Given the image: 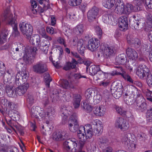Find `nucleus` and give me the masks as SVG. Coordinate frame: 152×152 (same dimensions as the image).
I'll use <instances>...</instances> for the list:
<instances>
[{
	"label": "nucleus",
	"instance_id": "nucleus-64",
	"mask_svg": "<svg viewBox=\"0 0 152 152\" xmlns=\"http://www.w3.org/2000/svg\"><path fill=\"white\" fill-rule=\"evenodd\" d=\"M145 4L148 8L152 9V0H145Z\"/></svg>",
	"mask_w": 152,
	"mask_h": 152
},
{
	"label": "nucleus",
	"instance_id": "nucleus-19",
	"mask_svg": "<svg viewBox=\"0 0 152 152\" xmlns=\"http://www.w3.org/2000/svg\"><path fill=\"white\" fill-rule=\"evenodd\" d=\"M126 53L129 59L135 61L138 58L137 53L133 48H127L126 50Z\"/></svg>",
	"mask_w": 152,
	"mask_h": 152
},
{
	"label": "nucleus",
	"instance_id": "nucleus-50",
	"mask_svg": "<svg viewBox=\"0 0 152 152\" xmlns=\"http://www.w3.org/2000/svg\"><path fill=\"white\" fill-rule=\"evenodd\" d=\"M20 75L19 73H17L15 77V84L17 86H21V84L23 83L22 79L20 77Z\"/></svg>",
	"mask_w": 152,
	"mask_h": 152
},
{
	"label": "nucleus",
	"instance_id": "nucleus-22",
	"mask_svg": "<svg viewBox=\"0 0 152 152\" xmlns=\"http://www.w3.org/2000/svg\"><path fill=\"white\" fill-rule=\"evenodd\" d=\"M135 17L134 15H133V18H134L133 21L132 22L130 20V23L133 29L138 30L142 28L143 23L135 19Z\"/></svg>",
	"mask_w": 152,
	"mask_h": 152
},
{
	"label": "nucleus",
	"instance_id": "nucleus-41",
	"mask_svg": "<svg viewBox=\"0 0 152 152\" xmlns=\"http://www.w3.org/2000/svg\"><path fill=\"white\" fill-rule=\"evenodd\" d=\"M115 6V10L117 14L119 15L125 14L126 12L125 11L124 5H118V6Z\"/></svg>",
	"mask_w": 152,
	"mask_h": 152
},
{
	"label": "nucleus",
	"instance_id": "nucleus-42",
	"mask_svg": "<svg viewBox=\"0 0 152 152\" xmlns=\"http://www.w3.org/2000/svg\"><path fill=\"white\" fill-rule=\"evenodd\" d=\"M101 124H99L95 126H94V132L95 133L96 136H98L102 132L103 127L101 126Z\"/></svg>",
	"mask_w": 152,
	"mask_h": 152
},
{
	"label": "nucleus",
	"instance_id": "nucleus-34",
	"mask_svg": "<svg viewBox=\"0 0 152 152\" xmlns=\"http://www.w3.org/2000/svg\"><path fill=\"white\" fill-rule=\"evenodd\" d=\"M115 2V0H103L102 4L104 7L110 9L114 6Z\"/></svg>",
	"mask_w": 152,
	"mask_h": 152
},
{
	"label": "nucleus",
	"instance_id": "nucleus-24",
	"mask_svg": "<svg viewBox=\"0 0 152 152\" xmlns=\"http://www.w3.org/2000/svg\"><path fill=\"white\" fill-rule=\"evenodd\" d=\"M53 138L56 141L62 140L67 139L68 137L65 131L61 130L58 133L54 135Z\"/></svg>",
	"mask_w": 152,
	"mask_h": 152
},
{
	"label": "nucleus",
	"instance_id": "nucleus-60",
	"mask_svg": "<svg viewBox=\"0 0 152 152\" xmlns=\"http://www.w3.org/2000/svg\"><path fill=\"white\" fill-rule=\"evenodd\" d=\"M91 125L90 124L91 126H92V125H94V126H95L99 124H102V122L99 120L96 119L91 120Z\"/></svg>",
	"mask_w": 152,
	"mask_h": 152
},
{
	"label": "nucleus",
	"instance_id": "nucleus-49",
	"mask_svg": "<svg viewBox=\"0 0 152 152\" xmlns=\"http://www.w3.org/2000/svg\"><path fill=\"white\" fill-rule=\"evenodd\" d=\"M82 1V0H69V4L72 6H76L80 5Z\"/></svg>",
	"mask_w": 152,
	"mask_h": 152
},
{
	"label": "nucleus",
	"instance_id": "nucleus-56",
	"mask_svg": "<svg viewBox=\"0 0 152 152\" xmlns=\"http://www.w3.org/2000/svg\"><path fill=\"white\" fill-rule=\"evenodd\" d=\"M109 83L110 81L109 80L105 79L99 82L98 84L100 86L106 87L109 85Z\"/></svg>",
	"mask_w": 152,
	"mask_h": 152
},
{
	"label": "nucleus",
	"instance_id": "nucleus-16",
	"mask_svg": "<svg viewBox=\"0 0 152 152\" xmlns=\"http://www.w3.org/2000/svg\"><path fill=\"white\" fill-rule=\"evenodd\" d=\"M123 96L125 102L127 104L131 105L134 102L136 103V96L133 94L130 96L129 94V91H127L126 93L124 94L123 93Z\"/></svg>",
	"mask_w": 152,
	"mask_h": 152
},
{
	"label": "nucleus",
	"instance_id": "nucleus-63",
	"mask_svg": "<svg viewBox=\"0 0 152 152\" xmlns=\"http://www.w3.org/2000/svg\"><path fill=\"white\" fill-rule=\"evenodd\" d=\"M96 74V75L97 78L96 80H97L100 79V78H102V75L104 76L105 75V73L103 72L100 69L99 71H98Z\"/></svg>",
	"mask_w": 152,
	"mask_h": 152
},
{
	"label": "nucleus",
	"instance_id": "nucleus-54",
	"mask_svg": "<svg viewBox=\"0 0 152 152\" xmlns=\"http://www.w3.org/2000/svg\"><path fill=\"white\" fill-rule=\"evenodd\" d=\"M134 42L133 43L132 45H133L134 47L137 49H138L140 46L141 42L140 40L137 38H135Z\"/></svg>",
	"mask_w": 152,
	"mask_h": 152
},
{
	"label": "nucleus",
	"instance_id": "nucleus-47",
	"mask_svg": "<svg viewBox=\"0 0 152 152\" xmlns=\"http://www.w3.org/2000/svg\"><path fill=\"white\" fill-rule=\"evenodd\" d=\"M27 102L31 106L34 103V96L32 93H29L28 94L26 97Z\"/></svg>",
	"mask_w": 152,
	"mask_h": 152
},
{
	"label": "nucleus",
	"instance_id": "nucleus-15",
	"mask_svg": "<svg viewBox=\"0 0 152 152\" xmlns=\"http://www.w3.org/2000/svg\"><path fill=\"white\" fill-rule=\"evenodd\" d=\"M119 26L121 31H125L128 27V21L127 17L125 16L120 17L118 19Z\"/></svg>",
	"mask_w": 152,
	"mask_h": 152
},
{
	"label": "nucleus",
	"instance_id": "nucleus-2",
	"mask_svg": "<svg viewBox=\"0 0 152 152\" xmlns=\"http://www.w3.org/2000/svg\"><path fill=\"white\" fill-rule=\"evenodd\" d=\"M134 72L140 79H144L147 76V83L149 87H152V73L150 74V70L147 66L144 64H140L134 69Z\"/></svg>",
	"mask_w": 152,
	"mask_h": 152
},
{
	"label": "nucleus",
	"instance_id": "nucleus-28",
	"mask_svg": "<svg viewBox=\"0 0 152 152\" xmlns=\"http://www.w3.org/2000/svg\"><path fill=\"white\" fill-rule=\"evenodd\" d=\"M84 30V26L83 24H78L74 28V32L75 34L80 36L83 34Z\"/></svg>",
	"mask_w": 152,
	"mask_h": 152
},
{
	"label": "nucleus",
	"instance_id": "nucleus-8",
	"mask_svg": "<svg viewBox=\"0 0 152 152\" xmlns=\"http://www.w3.org/2000/svg\"><path fill=\"white\" fill-rule=\"evenodd\" d=\"M33 69L34 72L39 74H42L48 71L46 64L42 61L37 63L33 66Z\"/></svg>",
	"mask_w": 152,
	"mask_h": 152
},
{
	"label": "nucleus",
	"instance_id": "nucleus-45",
	"mask_svg": "<svg viewBox=\"0 0 152 152\" xmlns=\"http://www.w3.org/2000/svg\"><path fill=\"white\" fill-rule=\"evenodd\" d=\"M44 78L46 87L49 88L50 83L52 81V79L50 74L48 73H46L44 75Z\"/></svg>",
	"mask_w": 152,
	"mask_h": 152
},
{
	"label": "nucleus",
	"instance_id": "nucleus-13",
	"mask_svg": "<svg viewBox=\"0 0 152 152\" xmlns=\"http://www.w3.org/2000/svg\"><path fill=\"white\" fill-rule=\"evenodd\" d=\"M99 9L96 6L93 7L88 10L87 13V18L89 22H92L95 20L98 15Z\"/></svg>",
	"mask_w": 152,
	"mask_h": 152
},
{
	"label": "nucleus",
	"instance_id": "nucleus-10",
	"mask_svg": "<svg viewBox=\"0 0 152 152\" xmlns=\"http://www.w3.org/2000/svg\"><path fill=\"white\" fill-rule=\"evenodd\" d=\"M101 50L103 51L106 57H108L113 55L115 52V48L113 46H109L106 45L101 44Z\"/></svg>",
	"mask_w": 152,
	"mask_h": 152
},
{
	"label": "nucleus",
	"instance_id": "nucleus-3",
	"mask_svg": "<svg viewBox=\"0 0 152 152\" xmlns=\"http://www.w3.org/2000/svg\"><path fill=\"white\" fill-rule=\"evenodd\" d=\"M124 134V136L121 139L122 144L129 152H134L137 146L136 141L130 140V138L132 137L131 133L126 132Z\"/></svg>",
	"mask_w": 152,
	"mask_h": 152
},
{
	"label": "nucleus",
	"instance_id": "nucleus-46",
	"mask_svg": "<svg viewBox=\"0 0 152 152\" xmlns=\"http://www.w3.org/2000/svg\"><path fill=\"white\" fill-rule=\"evenodd\" d=\"M61 85L63 88L65 89H68L72 87L71 84L66 80H62L61 82Z\"/></svg>",
	"mask_w": 152,
	"mask_h": 152
},
{
	"label": "nucleus",
	"instance_id": "nucleus-17",
	"mask_svg": "<svg viewBox=\"0 0 152 152\" xmlns=\"http://www.w3.org/2000/svg\"><path fill=\"white\" fill-rule=\"evenodd\" d=\"M29 86V84L27 83H24L21 86H18L16 88L17 94L19 96L23 95L27 91Z\"/></svg>",
	"mask_w": 152,
	"mask_h": 152
},
{
	"label": "nucleus",
	"instance_id": "nucleus-57",
	"mask_svg": "<svg viewBox=\"0 0 152 152\" xmlns=\"http://www.w3.org/2000/svg\"><path fill=\"white\" fill-rule=\"evenodd\" d=\"M95 30L96 32L98 37L100 39L102 37V31L101 28L98 26H96L95 27Z\"/></svg>",
	"mask_w": 152,
	"mask_h": 152
},
{
	"label": "nucleus",
	"instance_id": "nucleus-58",
	"mask_svg": "<svg viewBox=\"0 0 152 152\" xmlns=\"http://www.w3.org/2000/svg\"><path fill=\"white\" fill-rule=\"evenodd\" d=\"M7 36V35L5 33L1 34V36L0 35V40L1 44H3L6 41Z\"/></svg>",
	"mask_w": 152,
	"mask_h": 152
},
{
	"label": "nucleus",
	"instance_id": "nucleus-51",
	"mask_svg": "<svg viewBox=\"0 0 152 152\" xmlns=\"http://www.w3.org/2000/svg\"><path fill=\"white\" fill-rule=\"evenodd\" d=\"M146 119L149 122H152V107L148 110L146 113Z\"/></svg>",
	"mask_w": 152,
	"mask_h": 152
},
{
	"label": "nucleus",
	"instance_id": "nucleus-38",
	"mask_svg": "<svg viewBox=\"0 0 152 152\" xmlns=\"http://www.w3.org/2000/svg\"><path fill=\"white\" fill-rule=\"evenodd\" d=\"M99 70H100V68L99 65H91L89 68V75L91 76H94Z\"/></svg>",
	"mask_w": 152,
	"mask_h": 152
},
{
	"label": "nucleus",
	"instance_id": "nucleus-48",
	"mask_svg": "<svg viewBox=\"0 0 152 152\" xmlns=\"http://www.w3.org/2000/svg\"><path fill=\"white\" fill-rule=\"evenodd\" d=\"M17 73H19L20 75V77L22 79L23 82L25 83L28 78V76L26 72L23 71Z\"/></svg>",
	"mask_w": 152,
	"mask_h": 152
},
{
	"label": "nucleus",
	"instance_id": "nucleus-31",
	"mask_svg": "<svg viewBox=\"0 0 152 152\" xmlns=\"http://www.w3.org/2000/svg\"><path fill=\"white\" fill-rule=\"evenodd\" d=\"M81 99L82 96L80 94H74L73 105L75 108H77L79 107Z\"/></svg>",
	"mask_w": 152,
	"mask_h": 152
},
{
	"label": "nucleus",
	"instance_id": "nucleus-29",
	"mask_svg": "<svg viewBox=\"0 0 152 152\" xmlns=\"http://www.w3.org/2000/svg\"><path fill=\"white\" fill-rule=\"evenodd\" d=\"M44 109L39 106H33L30 110V113L32 117H34L36 118L38 117L37 114L40 110L43 111Z\"/></svg>",
	"mask_w": 152,
	"mask_h": 152
},
{
	"label": "nucleus",
	"instance_id": "nucleus-59",
	"mask_svg": "<svg viewBox=\"0 0 152 152\" xmlns=\"http://www.w3.org/2000/svg\"><path fill=\"white\" fill-rule=\"evenodd\" d=\"M57 41L60 44L63 45L65 47L67 46V45L66 43V40L64 38L60 37L58 38Z\"/></svg>",
	"mask_w": 152,
	"mask_h": 152
},
{
	"label": "nucleus",
	"instance_id": "nucleus-4",
	"mask_svg": "<svg viewBox=\"0 0 152 152\" xmlns=\"http://www.w3.org/2000/svg\"><path fill=\"white\" fill-rule=\"evenodd\" d=\"M20 31L23 34L29 39L33 33V28L32 25L26 21L21 22L19 25Z\"/></svg>",
	"mask_w": 152,
	"mask_h": 152
},
{
	"label": "nucleus",
	"instance_id": "nucleus-62",
	"mask_svg": "<svg viewBox=\"0 0 152 152\" xmlns=\"http://www.w3.org/2000/svg\"><path fill=\"white\" fill-rule=\"evenodd\" d=\"M58 48L59 50L58 59L59 60H61L62 59L64 55L63 50L62 48L60 46H58Z\"/></svg>",
	"mask_w": 152,
	"mask_h": 152
},
{
	"label": "nucleus",
	"instance_id": "nucleus-23",
	"mask_svg": "<svg viewBox=\"0 0 152 152\" xmlns=\"http://www.w3.org/2000/svg\"><path fill=\"white\" fill-rule=\"evenodd\" d=\"M111 75L113 76L117 75H120L124 80H126L127 81L132 83H133L134 81L131 76L129 75L126 74V73H122L117 71L115 70L112 72L111 73Z\"/></svg>",
	"mask_w": 152,
	"mask_h": 152
},
{
	"label": "nucleus",
	"instance_id": "nucleus-53",
	"mask_svg": "<svg viewBox=\"0 0 152 152\" xmlns=\"http://www.w3.org/2000/svg\"><path fill=\"white\" fill-rule=\"evenodd\" d=\"M39 34L42 37L45 39H48L49 40H52V39L51 37L47 35L46 33V31L44 28L42 29L41 30L39 31Z\"/></svg>",
	"mask_w": 152,
	"mask_h": 152
},
{
	"label": "nucleus",
	"instance_id": "nucleus-35",
	"mask_svg": "<svg viewBox=\"0 0 152 152\" xmlns=\"http://www.w3.org/2000/svg\"><path fill=\"white\" fill-rule=\"evenodd\" d=\"M85 128L83 126H81L79 128L77 131V136L78 138L81 139V140H84V137H85Z\"/></svg>",
	"mask_w": 152,
	"mask_h": 152
},
{
	"label": "nucleus",
	"instance_id": "nucleus-39",
	"mask_svg": "<svg viewBox=\"0 0 152 152\" xmlns=\"http://www.w3.org/2000/svg\"><path fill=\"white\" fill-rule=\"evenodd\" d=\"M6 93L7 96L10 97H14L17 94L16 88L13 89L12 87H7L6 88Z\"/></svg>",
	"mask_w": 152,
	"mask_h": 152
},
{
	"label": "nucleus",
	"instance_id": "nucleus-27",
	"mask_svg": "<svg viewBox=\"0 0 152 152\" xmlns=\"http://www.w3.org/2000/svg\"><path fill=\"white\" fill-rule=\"evenodd\" d=\"M126 56L124 53L118 55L116 58V62L119 65H124L126 63Z\"/></svg>",
	"mask_w": 152,
	"mask_h": 152
},
{
	"label": "nucleus",
	"instance_id": "nucleus-14",
	"mask_svg": "<svg viewBox=\"0 0 152 152\" xmlns=\"http://www.w3.org/2000/svg\"><path fill=\"white\" fill-rule=\"evenodd\" d=\"M100 44V41L97 38H91L88 40L87 47L88 49L93 52L99 47Z\"/></svg>",
	"mask_w": 152,
	"mask_h": 152
},
{
	"label": "nucleus",
	"instance_id": "nucleus-7",
	"mask_svg": "<svg viewBox=\"0 0 152 152\" xmlns=\"http://www.w3.org/2000/svg\"><path fill=\"white\" fill-rule=\"evenodd\" d=\"M115 127L122 131H127L129 128V125L126 120L122 117H118L114 123Z\"/></svg>",
	"mask_w": 152,
	"mask_h": 152
},
{
	"label": "nucleus",
	"instance_id": "nucleus-25",
	"mask_svg": "<svg viewBox=\"0 0 152 152\" xmlns=\"http://www.w3.org/2000/svg\"><path fill=\"white\" fill-rule=\"evenodd\" d=\"M94 114L96 116H103L106 112V109L102 106H96L94 107L93 111Z\"/></svg>",
	"mask_w": 152,
	"mask_h": 152
},
{
	"label": "nucleus",
	"instance_id": "nucleus-33",
	"mask_svg": "<svg viewBox=\"0 0 152 152\" xmlns=\"http://www.w3.org/2000/svg\"><path fill=\"white\" fill-rule=\"evenodd\" d=\"M29 51L30 53V55H28V53L26 54V59L28 60L29 59H31L30 58H34L35 56L36 55L38 49L37 47H31L29 49ZM29 53H28L29 54Z\"/></svg>",
	"mask_w": 152,
	"mask_h": 152
},
{
	"label": "nucleus",
	"instance_id": "nucleus-20",
	"mask_svg": "<svg viewBox=\"0 0 152 152\" xmlns=\"http://www.w3.org/2000/svg\"><path fill=\"white\" fill-rule=\"evenodd\" d=\"M78 64L77 61L74 58H72L71 62H66L63 67V69L65 71H68L72 69H75L76 67V65Z\"/></svg>",
	"mask_w": 152,
	"mask_h": 152
},
{
	"label": "nucleus",
	"instance_id": "nucleus-61",
	"mask_svg": "<svg viewBox=\"0 0 152 152\" xmlns=\"http://www.w3.org/2000/svg\"><path fill=\"white\" fill-rule=\"evenodd\" d=\"M93 91L91 88L88 89L85 93V95L87 99H89L92 97L91 94Z\"/></svg>",
	"mask_w": 152,
	"mask_h": 152
},
{
	"label": "nucleus",
	"instance_id": "nucleus-37",
	"mask_svg": "<svg viewBox=\"0 0 152 152\" xmlns=\"http://www.w3.org/2000/svg\"><path fill=\"white\" fill-rule=\"evenodd\" d=\"M142 28L145 26L148 28H151L152 27V14L148 13L146 17V23L142 24Z\"/></svg>",
	"mask_w": 152,
	"mask_h": 152
},
{
	"label": "nucleus",
	"instance_id": "nucleus-12",
	"mask_svg": "<svg viewBox=\"0 0 152 152\" xmlns=\"http://www.w3.org/2000/svg\"><path fill=\"white\" fill-rule=\"evenodd\" d=\"M102 21L104 23L112 26L116 24V21L112 14L105 12L102 16Z\"/></svg>",
	"mask_w": 152,
	"mask_h": 152
},
{
	"label": "nucleus",
	"instance_id": "nucleus-1",
	"mask_svg": "<svg viewBox=\"0 0 152 152\" xmlns=\"http://www.w3.org/2000/svg\"><path fill=\"white\" fill-rule=\"evenodd\" d=\"M72 109L70 106L66 107L64 105L61 107L60 111L63 124L66 123L68 117L70 116L68 121L69 128L71 132H75L77 130L79 125L77 121L76 114L73 113Z\"/></svg>",
	"mask_w": 152,
	"mask_h": 152
},
{
	"label": "nucleus",
	"instance_id": "nucleus-40",
	"mask_svg": "<svg viewBox=\"0 0 152 152\" xmlns=\"http://www.w3.org/2000/svg\"><path fill=\"white\" fill-rule=\"evenodd\" d=\"M84 41L82 39H80L78 41L77 44V48L79 53L81 54L84 53L85 45L83 44Z\"/></svg>",
	"mask_w": 152,
	"mask_h": 152
},
{
	"label": "nucleus",
	"instance_id": "nucleus-44",
	"mask_svg": "<svg viewBox=\"0 0 152 152\" xmlns=\"http://www.w3.org/2000/svg\"><path fill=\"white\" fill-rule=\"evenodd\" d=\"M70 92L69 91L65 92L63 95L62 99L64 102H69L71 99Z\"/></svg>",
	"mask_w": 152,
	"mask_h": 152
},
{
	"label": "nucleus",
	"instance_id": "nucleus-55",
	"mask_svg": "<svg viewBox=\"0 0 152 152\" xmlns=\"http://www.w3.org/2000/svg\"><path fill=\"white\" fill-rule=\"evenodd\" d=\"M135 38H134L132 35L128 34L127 37V40L129 44L132 45L133 43L134 42V41H135Z\"/></svg>",
	"mask_w": 152,
	"mask_h": 152
},
{
	"label": "nucleus",
	"instance_id": "nucleus-5",
	"mask_svg": "<svg viewBox=\"0 0 152 152\" xmlns=\"http://www.w3.org/2000/svg\"><path fill=\"white\" fill-rule=\"evenodd\" d=\"M135 101L137 110L140 112L145 111L147 109V105L145 100L142 94L139 93L137 94Z\"/></svg>",
	"mask_w": 152,
	"mask_h": 152
},
{
	"label": "nucleus",
	"instance_id": "nucleus-6",
	"mask_svg": "<svg viewBox=\"0 0 152 152\" xmlns=\"http://www.w3.org/2000/svg\"><path fill=\"white\" fill-rule=\"evenodd\" d=\"M4 102V104L8 105V107L10 108L9 116L11 117L16 118L18 116V112L17 111V105L13 102L7 100V99H4L2 100V101Z\"/></svg>",
	"mask_w": 152,
	"mask_h": 152
},
{
	"label": "nucleus",
	"instance_id": "nucleus-21",
	"mask_svg": "<svg viewBox=\"0 0 152 152\" xmlns=\"http://www.w3.org/2000/svg\"><path fill=\"white\" fill-rule=\"evenodd\" d=\"M111 92L113 96L116 99H118L121 97L122 94V89L120 86H116L114 89H112Z\"/></svg>",
	"mask_w": 152,
	"mask_h": 152
},
{
	"label": "nucleus",
	"instance_id": "nucleus-32",
	"mask_svg": "<svg viewBox=\"0 0 152 152\" xmlns=\"http://www.w3.org/2000/svg\"><path fill=\"white\" fill-rule=\"evenodd\" d=\"M29 42L32 45H34L35 42H36V45L39 46L40 42V38L38 34H35L34 36L29 37Z\"/></svg>",
	"mask_w": 152,
	"mask_h": 152
},
{
	"label": "nucleus",
	"instance_id": "nucleus-52",
	"mask_svg": "<svg viewBox=\"0 0 152 152\" xmlns=\"http://www.w3.org/2000/svg\"><path fill=\"white\" fill-rule=\"evenodd\" d=\"M83 107L85 111L87 113H90L93 110V107L91 105L86 103H83Z\"/></svg>",
	"mask_w": 152,
	"mask_h": 152
},
{
	"label": "nucleus",
	"instance_id": "nucleus-11",
	"mask_svg": "<svg viewBox=\"0 0 152 152\" xmlns=\"http://www.w3.org/2000/svg\"><path fill=\"white\" fill-rule=\"evenodd\" d=\"M41 112L38 113V114L42 119H49L51 120L54 117L55 113L54 109H50L47 112L41 111Z\"/></svg>",
	"mask_w": 152,
	"mask_h": 152
},
{
	"label": "nucleus",
	"instance_id": "nucleus-30",
	"mask_svg": "<svg viewBox=\"0 0 152 152\" xmlns=\"http://www.w3.org/2000/svg\"><path fill=\"white\" fill-rule=\"evenodd\" d=\"M14 72L11 69H9L6 71V73L3 77L4 82L6 83L9 82L11 80L12 77H13Z\"/></svg>",
	"mask_w": 152,
	"mask_h": 152
},
{
	"label": "nucleus",
	"instance_id": "nucleus-43",
	"mask_svg": "<svg viewBox=\"0 0 152 152\" xmlns=\"http://www.w3.org/2000/svg\"><path fill=\"white\" fill-rule=\"evenodd\" d=\"M134 8L135 7L131 4H126L124 9L125 12H126L125 14H129L131 12L134 11H135Z\"/></svg>",
	"mask_w": 152,
	"mask_h": 152
},
{
	"label": "nucleus",
	"instance_id": "nucleus-26",
	"mask_svg": "<svg viewBox=\"0 0 152 152\" xmlns=\"http://www.w3.org/2000/svg\"><path fill=\"white\" fill-rule=\"evenodd\" d=\"M97 142L100 147L103 148L108 144L109 140L105 136H101L98 138Z\"/></svg>",
	"mask_w": 152,
	"mask_h": 152
},
{
	"label": "nucleus",
	"instance_id": "nucleus-36",
	"mask_svg": "<svg viewBox=\"0 0 152 152\" xmlns=\"http://www.w3.org/2000/svg\"><path fill=\"white\" fill-rule=\"evenodd\" d=\"M86 130L87 132H85V137L86 138H90L93 135V129L90 124H87L84 127Z\"/></svg>",
	"mask_w": 152,
	"mask_h": 152
},
{
	"label": "nucleus",
	"instance_id": "nucleus-18",
	"mask_svg": "<svg viewBox=\"0 0 152 152\" xmlns=\"http://www.w3.org/2000/svg\"><path fill=\"white\" fill-rule=\"evenodd\" d=\"M51 40L45 39L41 42H40L39 46H38L45 54H47L48 52L49 47L50 45L49 41Z\"/></svg>",
	"mask_w": 152,
	"mask_h": 152
},
{
	"label": "nucleus",
	"instance_id": "nucleus-9",
	"mask_svg": "<svg viewBox=\"0 0 152 152\" xmlns=\"http://www.w3.org/2000/svg\"><path fill=\"white\" fill-rule=\"evenodd\" d=\"M4 20L8 25L12 26L17 24L15 23V19L13 18V15L10 13L8 9H5L3 13Z\"/></svg>",
	"mask_w": 152,
	"mask_h": 152
}]
</instances>
